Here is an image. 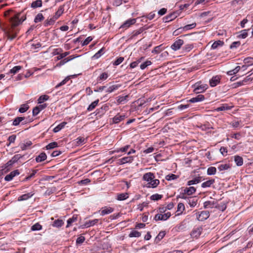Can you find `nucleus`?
Returning <instances> with one entry per match:
<instances>
[{
    "label": "nucleus",
    "instance_id": "f257e3e1",
    "mask_svg": "<svg viewBox=\"0 0 253 253\" xmlns=\"http://www.w3.org/2000/svg\"><path fill=\"white\" fill-rule=\"evenodd\" d=\"M21 13L15 14L8 19L9 25L4 30L5 36L10 41L14 39L19 32L18 26L25 20L26 17L21 16Z\"/></svg>",
    "mask_w": 253,
    "mask_h": 253
},
{
    "label": "nucleus",
    "instance_id": "f03ea898",
    "mask_svg": "<svg viewBox=\"0 0 253 253\" xmlns=\"http://www.w3.org/2000/svg\"><path fill=\"white\" fill-rule=\"evenodd\" d=\"M142 180L147 182V187L148 188H156L160 184V180L158 179H155L154 174L151 172L144 174Z\"/></svg>",
    "mask_w": 253,
    "mask_h": 253
},
{
    "label": "nucleus",
    "instance_id": "7ed1b4c3",
    "mask_svg": "<svg viewBox=\"0 0 253 253\" xmlns=\"http://www.w3.org/2000/svg\"><path fill=\"white\" fill-rule=\"evenodd\" d=\"M193 92L196 94L204 92L208 88V84H202L201 82L196 83L192 85Z\"/></svg>",
    "mask_w": 253,
    "mask_h": 253
},
{
    "label": "nucleus",
    "instance_id": "20e7f679",
    "mask_svg": "<svg viewBox=\"0 0 253 253\" xmlns=\"http://www.w3.org/2000/svg\"><path fill=\"white\" fill-rule=\"evenodd\" d=\"M196 191V189L193 186L186 187L183 190V192L180 193V198L183 199H187L186 195H192Z\"/></svg>",
    "mask_w": 253,
    "mask_h": 253
},
{
    "label": "nucleus",
    "instance_id": "39448f33",
    "mask_svg": "<svg viewBox=\"0 0 253 253\" xmlns=\"http://www.w3.org/2000/svg\"><path fill=\"white\" fill-rule=\"evenodd\" d=\"M209 216L210 212L207 211H204L197 213V219L199 221H204L207 219Z\"/></svg>",
    "mask_w": 253,
    "mask_h": 253
},
{
    "label": "nucleus",
    "instance_id": "423d86ee",
    "mask_svg": "<svg viewBox=\"0 0 253 253\" xmlns=\"http://www.w3.org/2000/svg\"><path fill=\"white\" fill-rule=\"evenodd\" d=\"M202 231L203 228L201 226L195 227L191 232V236L193 238L197 239L201 235Z\"/></svg>",
    "mask_w": 253,
    "mask_h": 253
},
{
    "label": "nucleus",
    "instance_id": "0eeeda50",
    "mask_svg": "<svg viewBox=\"0 0 253 253\" xmlns=\"http://www.w3.org/2000/svg\"><path fill=\"white\" fill-rule=\"evenodd\" d=\"M220 80L221 76L217 75L213 77L210 80L209 83L211 87H214L220 83Z\"/></svg>",
    "mask_w": 253,
    "mask_h": 253
},
{
    "label": "nucleus",
    "instance_id": "6e6552de",
    "mask_svg": "<svg viewBox=\"0 0 253 253\" xmlns=\"http://www.w3.org/2000/svg\"><path fill=\"white\" fill-rule=\"evenodd\" d=\"M114 211V209L113 208H112L109 206H105L104 207H102L100 211V214L102 216H104L106 214H110L113 212Z\"/></svg>",
    "mask_w": 253,
    "mask_h": 253
},
{
    "label": "nucleus",
    "instance_id": "1a4fd4ad",
    "mask_svg": "<svg viewBox=\"0 0 253 253\" xmlns=\"http://www.w3.org/2000/svg\"><path fill=\"white\" fill-rule=\"evenodd\" d=\"M184 43L183 40L178 39L175 41L174 43L171 45V48L174 51L177 50L181 47V45Z\"/></svg>",
    "mask_w": 253,
    "mask_h": 253
},
{
    "label": "nucleus",
    "instance_id": "9d476101",
    "mask_svg": "<svg viewBox=\"0 0 253 253\" xmlns=\"http://www.w3.org/2000/svg\"><path fill=\"white\" fill-rule=\"evenodd\" d=\"M20 172L18 169L14 170L11 171L9 174L6 175L4 177V180L6 181H11L15 176L18 175Z\"/></svg>",
    "mask_w": 253,
    "mask_h": 253
},
{
    "label": "nucleus",
    "instance_id": "9b49d317",
    "mask_svg": "<svg viewBox=\"0 0 253 253\" xmlns=\"http://www.w3.org/2000/svg\"><path fill=\"white\" fill-rule=\"evenodd\" d=\"M133 160V157L132 156L125 157L122 159L118 160V163L119 165H123L126 163H130Z\"/></svg>",
    "mask_w": 253,
    "mask_h": 253
},
{
    "label": "nucleus",
    "instance_id": "f8f14e48",
    "mask_svg": "<svg viewBox=\"0 0 253 253\" xmlns=\"http://www.w3.org/2000/svg\"><path fill=\"white\" fill-rule=\"evenodd\" d=\"M205 99V97L204 95H203L202 94H199L197 96H196V97L191 98L187 101L188 102H190V103H195V102L202 101L204 100Z\"/></svg>",
    "mask_w": 253,
    "mask_h": 253
},
{
    "label": "nucleus",
    "instance_id": "ddd939ff",
    "mask_svg": "<svg viewBox=\"0 0 253 253\" xmlns=\"http://www.w3.org/2000/svg\"><path fill=\"white\" fill-rule=\"evenodd\" d=\"M57 20L56 18L53 16L50 18H48L45 20L44 22L43 25L45 27L53 25Z\"/></svg>",
    "mask_w": 253,
    "mask_h": 253
},
{
    "label": "nucleus",
    "instance_id": "4468645a",
    "mask_svg": "<svg viewBox=\"0 0 253 253\" xmlns=\"http://www.w3.org/2000/svg\"><path fill=\"white\" fill-rule=\"evenodd\" d=\"M136 22L135 19H130L126 21L121 26V28L127 29L131 25H133Z\"/></svg>",
    "mask_w": 253,
    "mask_h": 253
},
{
    "label": "nucleus",
    "instance_id": "2eb2a0df",
    "mask_svg": "<svg viewBox=\"0 0 253 253\" xmlns=\"http://www.w3.org/2000/svg\"><path fill=\"white\" fill-rule=\"evenodd\" d=\"M64 5H60L57 10L55 13L54 15H53L54 17L56 18L57 19H58L64 13Z\"/></svg>",
    "mask_w": 253,
    "mask_h": 253
},
{
    "label": "nucleus",
    "instance_id": "dca6fc26",
    "mask_svg": "<svg viewBox=\"0 0 253 253\" xmlns=\"http://www.w3.org/2000/svg\"><path fill=\"white\" fill-rule=\"evenodd\" d=\"M125 118V115H121L118 114L113 118V123L114 124H118Z\"/></svg>",
    "mask_w": 253,
    "mask_h": 253
},
{
    "label": "nucleus",
    "instance_id": "f3484780",
    "mask_svg": "<svg viewBox=\"0 0 253 253\" xmlns=\"http://www.w3.org/2000/svg\"><path fill=\"white\" fill-rule=\"evenodd\" d=\"M197 24L195 22H194L191 24H188L183 27L179 28L177 30H182L183 31H187L188 30L192 29L196 27Z\"/></svg>",
    "mask_w": 253,
    "mask_h": 253
},
{
    "label": "nucleus",
    "instance_id": "a211bd4d",
    "mask_svg": "<svg viewBox=\"0 0 253 253\" xmlns=\"http://www.w3.org/2000/svg\"><path fill=\"white\" fill-rule=\"evenodd\" d=\"M42 0H37L33 1L31 3V7L33 8H37L42 6Z\"/></svg>",
    "mask_w": 253,
    "mask_h": 253
},
{
    "label": "nucleus",
    "instance_id": "6ab92c4d",
    "mask_svg": "<svg viewBox=\"0 0 253 253\" xmlns=\"http://www.w3.org/2000/svg\"><path fill=\"white\" fill-rule=\"evenodd\" d=\"M128 198V194L127 193H119L117 195V200L118 201H123Z\"/></svg>",
    "mask_w": 253,
    "mask_h": 253
},
{
    "label": "nucleus",
    "instance_id": "aec40b11",
    "mask_svg": "<svg viewBox=\"0 0 253 253\" xmlns=\"http://www.w3.org/2000/svg\"><path fill=\"white\" fill-rule=\"evenodd\" d=\"M232 108V106H229L227 104H223L221 106L216 108L215 109L216 111H221L230 110Z\"/></svg>",
    "mask_w": 253,
    "mask_h": 253
},
{
    "label": "nucleus",
    "instance_id": "412c9836",
    "mask_svg": "<svg viewBox=\"0 0 253 253\" xmlns=\"http://www.w3.org/2000/svg\"><path fill=\"white\" fill-rule=\"evenodd\" d=\"M64 224V221L60 219L55 220L52 223V226L54 227L60 228Z\"/></svg>",
    "mask_w": 253,
    "mask_h": 253
},
{
    "label": "nucleus",
    "instance_id": "4be33fe9",
    "mask_svg": "<svg viewBox=\"0 0 253 253\" xmlns=\"http://www.w3.org/2000/svg\"><path fill=\"white\" fill-rule=\"evenodd\" d=\"M47 156L45 153H41L38 157L36 158V161L38 163L42 162L46 159Z\"/></svg>",
    "mask_w": 253,
    "mask_h": 253
},
{
    "label": "nucleus",
    "instance_id": "5701e85b",
    "mask_svg": "<svg viewBox=\"0 0 253 253\" xmlns=\"http://www.w3.org/2000/svg\"><path fill=\"white\" fill-rule=\"evenodd\" d=\"M215 182V180L214 179H211L210 180H209L208 181H206L204 182H203L201 186L203 188H207V187H210L211 185H212Z\"/></svg>",
    "mask_w": 253,
    "mask_h": 253
},
{
    "label": "nucleus",
    "instance_id": "b1692460",
    "mask_svg": "<svg viewBox=\"0 0 253 253\" xmlns=\"http://www.w3.org/2000/svg\"><path fill=\"white\" fill-rule=\"evenodd\" d=\"M201 181V177L198 176V177H197L194 178L193 179L189 180L187 183V185L188 186H190L191 185L199 183Z\"/></svg>",
    "mask_w": 253,
    "mask_h": 253
},
{
    "label": "nucleus",
    "instance_id": "393cba45",
    "mask_svg": "<svg viewBox=\"0 0 253 253\" xmlns=\"http://www.w3.org/2000/svg\"><path fill=\"white\" fill-rule=\"evenodd\" d=\"M98 221H99V219H98L89 220L85 223L84 226L86 227H89L90 226H92L95 225L96 224H97L98 222Z\"/></svg>",
    "mask_w": 253,
    "mask_h": 253
},
{
    "label": "nucleus",
    "instance_id": "a878e982",
    "mask_svg": "<svg viewBox=\"0 0 253 253\" xmlns=\"http://www.w3.org/2000/svg\"><path fill=\"white\" fill-rule=\"evenodd\" d=\"M25 118L24 117H18L15 118L12 123V125L14 126H17L20 124L21 122L25 120Z\"/></svg>",
    "mask_w": 253,
    "mask_h": 253
},
{
    "label": "nucleus",
    "instance_id": "bb28decb",
    "mask_svg": "<svg viewBox=\"0 0 253 253\" xmlns=\"http://www.w3.org/2000/svg\"><path fill=\"white\" fill-rule=\"evenodd\" d=\"M185 210V206L183 203H180L177 205L176 212L177 215H179L182 213L183 211Z\"/></svg>",
    "mask_w": 253,
    "mask_h": 253
},
{
    "label": "nucleus",
    "instance_id": "cd10ccee",
    "mask_svg": "<svg viewBox=\"0 0 253 253\" xmlns=\"http://www.w3.org/2000/svg\"><path fill=\"white\" fill-rule=\"evenodd\" d=\"M109 77V75L107 72H103L101 73L99 76L97 78V81L101 82L102 81L106 80Z\"/></svg>",
    "mask_w": 253,
    "mask_h": 253
},
{
    "label": "nucleus",
    "instance_id": "c85d7f7f",
    "mask_svg": "<svg viewBox=\"0 0 253 253\" xmlns=\"http://www.w3.org/2000/svg\"><path fill=\"white\" fill-rule=\"evenodd\" d=\"M234 161L238 166H241L243 164V159L242 157L236 155L234 156Z\"/></svg>",
    "mask_w": 253,
    "mask_h": 253
},
{
    "label": "nucleus",
    "instance_id": "c756f323",
    "mask_svg": "<svg viewBox=\"0 0 253 253\" xmlns=\"http://www.w3.org/2000/svg\"><path fill=\"white\" fill-rule=\"evenodd\" d=\"M33 195L34 193L32 192L23 194L18 198V201L26 200L31 198Z\"/></svg>",
    "mask_w": 253,
    "mask_h": 253
},
{
    "label": "nucleus",
    "instance_id": "7c9ffc66",
    "mask_svg": "<svg viewBox=\"0 0 253 253\" xmlns=\"http://www.w3.org/2000/svg\"><path fill=\"white\" fill-rule=\"evenodd\" d=\"M32 145V142L31 141H27L20 145V148L22 150H26Z\"/></svg>",
    "mask_w": 253,
    "mask_h": 253
},
{
    "label": "nucleus",
    "instance_id": "2f4dec72",
    "mask_svg": "<svg viewBox=\"0 0 253 253\" xmlns=\"http://www.w3.org/2000/svg\"><path fill=\"white\" fill-rule=\"evenodd\" d=\"M121 84H114L110 86H109L106 92L107 93H111L112 92L114 91V90H116L118 89L120 87H121Z\"/></svg>",
    "mask_w": 253,
    "mask_h": 253
},
{
    "label": "nucleus",
    "instance_id": "473e14b6",
    "mask_svg": "<svg viewBox=\"0 0 253 253\" xmlns=\"http://www.w3.org/2000/svg\"><path fill=\"white\" fill-rule=\"evenodd\" d=\"M198 200L195 198H188V203L191 207H194L197 204Z\"/></svg>",
    "mask_w": 253,
    "mask_h": 253
},
{
    "label": "nucleus",
    "instance_id": "72a5a7b5",
    "mask_svg": "<svg viewBox=\"0 0 253 253\" xmlns=\"http://www.w3.org/2000/svg\"><path fill=\"white\" fill-rule=\"evenodd\" d=\"M98 103H99V99H97V100H95L94 101L92 102L89 105V106L88 107V108L87 109V110L88 111H91L93 110L98 105Z\"/></svg>",
    "mask_w": 253,
    "mask_h": 253
},
{
    "label": "nucleus",
    "instance_id": "f704fd0d",
    "mask_svg": "<svg viewBox=\"0 0 253 253\" xmlns=\"http://www.w3.org/2000/svg\"><path fill=\"white\" fill-rule=\"evenodd\" d=\"M231 168L229 164H221L218 166V169L220 171L227 170Z\"/></svg>",
    "mask_w": 253,
    "mask_h": 253
},
{
    "label": "nucleus",
    "instance_id": "c9c22d12",
    "mask_svg": "<svg viewBox=\"0 0 253 253\" xmlns=\"http://www.w3.org/2000/svg\"><path fill=\"white\" fill-rule=\"evenodd\" d=\"M67 124V123L65 122H63L60 124H59L57 126H56L53 129V131L54 132H57L59 131L61 129L64 128V127L65 126V125Z\"/></svg>",
    "mask_w": 253,
    "mask_h": 253
},
{
    "label": "nucleus",
    "instance_id": "e433bc0d",
    "mask_svg": "<svg viewBox=\"0 0 253 253\" xmlns=\"http://www.w3.org/2000/svg\"><path fill=\"white\" fill-rule=\"evenodd\" d=\"M164 49V47H163V44L154 47L152 52L155 54H158Z\"/></svg>",
    "mask_w": 253,
    "mask_h": 253
},
{
    "label": "nucleus",
    "instance_id": "4c0bfd02",
    "mask_svg": "<svg viewBox=\"0 0 253 253\" xmlns=\"http://www.w3.org/2000/svg\"><path fill=\"white\" fill-rule=\"evenodd\" d=\"M129 147H130V145H126L125 146H124L123 147H121V148H118V149L115 150V151L112 152V153H114V152L118 153V152H126L128 150V149L129 148Z\"/></svg>",
    "mask_w": 253,
    "mask_h": 253
},
{
    "label": "nucleus",
    "instance_id": "58836bf2",
    "mask_svg": "<svg viewBox=\"0 0 253 253\" xmlns=\"http://www.w3.org/2000/svg\"><path fill=\"white\" fill-rule=\"evenodd\" d=\"M77 220V215H73V216L68 219L66 227H69L72 223Z\"/></svg>",
    "mask_w": 253,
    "mask_h": 253
},
{
    "label": "nucleus",
    "instance_id": "ea45409f",
    "mask_svg": "<svg viewBox=\"0 0 253 253\" xmlns=\"http://www.w3.org/2000/svg\"><path fill=\"white\" fill-rule=\"evenodd\" d=\"M22 68V67L21 66H14L11 69H10L9 73L10 74L14 75L16 73H18Z\"/></svg>",
    "mask_w": 253,
    "mask_h": 253
},
{
    "label": "nucleus",
    "instance_id": "a19ab883",
    "mask_svg": "<svg viewBox=\"0 0 253 253\" xmlns=\"http://www.w3.org/2000/svg\"><path fill=\"white\" fill-rule=\"evenodd\" d=\"M140 236L141 233L134 230H132L128 235L130 238L139 237Z\"/></svg>",
    "mask_w": 253,
    "mask_h": 253
},
{
    "label": "nucleus",
    "instance_id": "79ce46f5",
    "mask_svg": "<svg viewBox=\"0 0 253 253\" xmlns=\"http://www.w3.org/2000/svg\"><path fill=\"white\" fill-rule=\"evenodd\" d=\"M223 43L224 42L220 40L215 41L212 43L211 48L212 49H216L219 46H222Z\"/></svg>",
    "mask_w": 253,
    "mask_h": 253
},
{
    "label": "nucleus",
    "instance_id": "37998d69",
    "mask_svg": "<svg viewBox=\"0 0 253 253\" xmlns=\"http://www.w3.org/2000/svg\"><path fill=\"white\" fill-rule=\"evenodd\" d=\"M214 201L213 202H211V201H206L204 203V207L205 209H207V208H212L214 206Z\"/></svg>",
    "mask_w": 253,
    "mask_h": 253
},
{
    "label": "nucleus",
    "instance_id": "c03bdc74",
    "mask_svg": "<svg viewBox=\"0 0 253 253\" xmlns=\"http://www.w3.org/2000/svg\"><path fill=\"white\" fill-rule=\"evenodd\" d=\"M179 177V176L172 173L167 175L166 176V179L168 181H171L172 180H175Z\"/></svg>",
    "mask_w": 253,
    "mask_h": 253
},
{
    "label": "nucleus",
    "instance_id": "a18cd8bd",
    "mask_svg": "<svg viewBox=\"0 0 253 253\" xmlns=\"http://www.w3.org/2000/svg\"><path fill=\"white\" fill-rule=\"evenodd\" d=\"M44 19V16L42 14L39 13L35 17L34 19V22L35 23H39Z\"/></svg>",
    "mask_w": 253,
    "mask_h": 253
},
{
    "label": "nucleus",
    "instance_id": "49530a36",
    "mask_svg": "<svg viewBox=\"0 0 253 253\" xmlns=\"http://www.w3.org/2000/svg\"><path fill=\"white\" fill-rule=\"evenodd\" d=\"M194 47L193 44H187L182 48L185 52H188L190 51Z\"/></svg>",
    "mask_w": 253,
    "mask_h": 253
},
{
    "label": "nucleus",
    "instance_id": "de8ad7c7",
    "mask_svg": "<svg viewBox=\"0 0 253 253\" xmlns=\"http://www.w3.org/2000/svg\"><path fill=\"white\" fill-rule=\"evenodd\" d=\"M240 66H238L233 70L229 71L227 72V74L230 76L233 75L237 73L240 70Z\"/></svg>",
    "mask_w": 253,
    "mask_h": 253
},
{
    "label": "nucleus",
    "instance_id": "09e8293b",
    "mask_svg": "<svg viewBox=\"0 0 253 253\" xmlns=\"http://www.w3.org/2000/svg\"><path fill=\"white\" fill-rule=\"evenodd\" d=\"M49 98V97L47 95H42L39 98L38 100V103L41 104L44 101L47 100Z\"/></svg>",
    "mask_w": 253,
    "mask_h": 253
},
{
    "label": "nucleus",
    "instance_id": "8fccbe9b",
    "mask_svg": "<svg viewBox=\"0 0 253 253\" xmlns=\"http://www.w3.org/2000/svg\"><path fill=\"white\" fill-rule=\"evenodd\" d=\"M104 53V48L103 47L96 53L92 57L94 59L99 58Z\"/></svg>",
    "mask_w": 253,
    "mask_h": 253
},
{
    "label": "nucleus",
    "instance_id": "3c124183",
    "mask_svg": "<svg viewBox=\"0 0 253 253\" xmlns=\"http://www.w3.org/2000/svg\"><path fill=\"white\" fill-rule=\"evenodd\" d=\"M216 172V169L214 167H211L207 170V174L210 175L215 174Z\"/></svg>",
    "mask_w": 253,
    "mask_h": 253
},
{
    "label": "nucleus",
    "instance_id": "603ef678",
    "mask_svg": "<svg viewBox=\"0 0 253 253\" xmlns=\"http://www.w3.org/2000/svg\"><path fill=\"white\" fill-rule=\"evenodd\" d=\"M42 229V225L39 223H36L31 227V230L32 231H38L41 230Z\"/></svg>",
    "mask_w": 253,
    "mask_h": 253
},
{
    "label": "nucleus",
    "instance_id": "864d4df0",
    "mask_svg": "<svg viewBox=\"0 0 253 253\" xmlns=\"http://www.w3.org/2000/svg\"><path fill=\"white\" fill-rule=\"evenodd\" d=\"M165 235L166 232L165 231L160 232L155 239L156 241H160L161 240L165 237Z\"/></svg>",
    "mask_w": 253,
    "mask_h": 253
},
{
    "label": "nucleus",
    "instance_id": "5fc2aeb1",
    "mask_svg": "<svg viewBox=\"0 0 253 253\" xmlns=\"http://www.w3.org/2000/svg\"><path fill=\"white\" fill-rule=\"evenodd\" d=\"M76 143L78 145H80L85 143V139L84 137L80 136L76 139Z\"/></svg>",
    "mask_w": 253,
    "mask_h": 253
},
{
    "label": "nucleus",
    "instance_id": "6e6d98bb",
    "mask_svg": "<svg viewBox=\"0 0 253 253\" xmlns=\"http://www.w3.org/2000/svg\"><path fill=\"white\" fill-rule=\"evenodd\" d=\"M29 109V106L27 104H22L20 108L19 109V112L20 113H23L27 111V110Z\"/></svg>",
    "mask_w": 253,
    "mask_h": 253
},
{
    "label": "nucleus",
    "instance_id": "4d7b16f0",
    "mask_svg": "<svg viewBox=\"0 0 253 253\" xmlns=\"http://www.w3.org/2000/svg\"><path fill=\"white\" fill-rule=\"evenodd\" d=\"M70 80V77H67L66 78H65L62 82H61L60 83H59L58 84H57L56 86H55V88H58L59 87L66 84L67 82H68Z\"/></svg>",
    "mask_w": 253,
    "mask_h": 253
},
{
    "label": "nucleus",
    "instance_id": "13d9d810",
    "mask_svg": "<svg viewBox=\"0 0 253 253\" xmlns=\"http://www.w3.org/2000/svg\"><path fill=\"white\" fill-rule=\"evenodd\" d=\"M128 95H126L124 96H119L117 97V101L118 103H122L124 102L128 98Z\"/></svg>",
    "mask_w": 253,
    "mask_h": 253
},
{
    "label": "nucleus",
    "instance_id": "bf43d9fd",
    "mask_svg": "<svg viewBox=\"0 0 253 253\" xmlns=\"http://www.w3.org/2000/svg\"><path fill=\"white\" fill-rule=\"evenodd\" d=\"M58 146V144L56 142H53L51 143H50L46 146V149H53L54 148H56Z\"/></svg>",
    "mask_w": 253,
    "mask_h": 253
},
{
    "label": "nucleus",
    "instance_id": "052dcab7",
    "mask_svg": "<svg viewBox=\"0 0 253 253\" xmlns=\"http://www.w3.org/2000/svg\"><path fill=\"white\" fill-rule=\"evenodd\" d=\"M249 30H244L240 32V34L238 37L240 38L245 39L248 36V31Z\"/></svg>",
    "mask_w": 253,
    "mask_h": 253
},
{
    "label": "nucleus",
    "instance_id": "680f3d73",
    "mask_svg": "<svg viewBox=\"0 0 253 253\" xmlns=\"http://www.w3.org/2000/svg\"><path fill=\"white\" fill-rule=\"evenodd\" d=\"M151 64H152V62L151 61L147 60L146 61H145V62H144L143 63L141 64L140 68L142 70H143V69H145L148 66L151 65Z\"/></svg>",
    "mask_w": 253,
    "mask_h": 253
},
{
    "label": "nucleus",
    "instance_id": "e2e57ef3",
    "mask_svg": "<svg viewBox=\"0 0 253 253\" xmlns=\"http://www.w3.org/2000/svg\"><path fill=\"white\" fill-rule=\"evenodd\" d=\"M38 171V169H33L32 172L28 176L25 177V180H30L32 177H34L35 175L37 173Z\"/></svg>",
    "mask_w": 253,
    "mask_h": 253
},
{
    "label": "nucleus",
    "instance_id": "0e129e2a",
    "mask_svg": "<svg viewBox=\"0 0 253 253\" xmlns=\"http://www.w3.org/2000/svg\"><path fill=\"white\" fill-rule=\"evenodd\" d=\"M161 216L162 220L165 221L170 217V216H171V213L170 212H168L164 214H161Z\"/></svg>",
    "mask_w": 253,
    "mask_h": 253
},
{
    "label": "nucleus",
    "instance_id": "69168bd1",
    "mask_svg": "<svg viewBox=\"0 0 253 253\" xmlns=\"http://www.w3.org/2000/svg\"><path fill=\"white\" fill-rule=\"evenodd\" d=\"M124 60V58L123 57H120L118 59H117L113 63V65L115 66H117L120 64Z\"/></svg>",
    "mask_w": 253,
    "mask_h": 253
},
{
    "label": "nucleus",
    "instance_id": "338daca9",
    "mask_svg": "<svg viewBox=\"0 0 253 253\" xmlns=\"http://www.w3.org/2000/svg\"><path fill=\"white\" fill-rule=\"evenodd\" d=\"M162 198V196L161 195L158 194H155L151 196V199L152 200L157 201L160 200Z\"/></svg>",
    "mask_w": 253,
    "mask_h": 253
},
{
    "label": "nucleus",
    "instance_id": "774afa93",
    "mask_svg": "<svg viewBox=\"0 0 253 253\" xmlns=\"http://www.w3.org/2000/svg\"><path fill=\"white\" fill-rule=\"evenodd\" d=\"M92 38L91 37H87L82 43V46H84L87 45L92 40Z\"/></svg>",
    "mask_w": 253,
    "mask_h": 253
}]
</instances>
